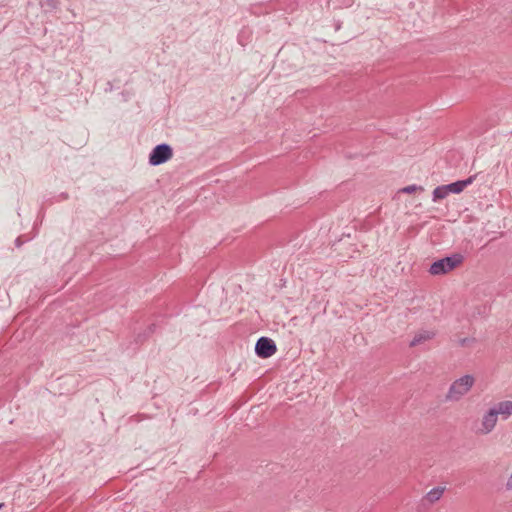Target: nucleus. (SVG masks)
Segmentation results:
<instances>
[{
	"mask_svg": "<svg viewBox=\"0 0 512 512\" xmlns=\"http://www.w3.org/2000/svg\"><path fill=\"white\" fill-rule=\"evenodd\" d=\"M475 379L472 375H464L456 379L449 387L445 400L454 402L459 401L473 387Z\"/></svg>",
	"mask_w": 512,
	"mask_h": 512,
	"instance_id": "obj_1",
	"label": "nucleus"
},
{
	"mask_svg": "<svg viewBox=\"0 0 512 512\" xmlns=\"http://www.w3.org/2000/svg\"><path fill=\"white\" fill-rule=\"evenodd\" d=\"M464 256L459 253L446 256L434 261L429 268V273L434 276L444 275L462 264Z\"/></svg>",
	"mask_w": 512,
	"mask_h": 512,
	"instance_id": "obj_2",
	"label": "nucleus"
},
{
	"mask_svg": "<svg viewBox=\"0 0 512 512\" xmlns=\"http://www.w3.org/2000/svg\"><path fill=\"white\" fill-rule=\"evenodd\" d=\"M172 156L173 150L169 144H158L152 149L149 155V164L152 166L161 165L170 160Z\"/></svg>",
	"mask_w": 512,
	"mask_h": 512,
	"instance_id": "obj_3",
	"label": "nucleus"
},
{
	"mask_svg": "<svg viewBox=\"0 0 512 512\" xmlns=\"http://www.w3.org/2000/svg\"><path fill=\"white\" fill-rule=\"evenodd\" d=\"M277 350L275 342L268 337H260L255 345V353L260 358H269Z\"/></svg>",
	"mask_w": 512,
	"mask_h": 512,
	"instance_id": "obj_4",
	"label": "nucleus"
},
{
	"mask_svg": "<svg viewBox=\"0 0 512 512\" xmlns=\"http://www.w3.org/2000/svg\"><path fill=\"white\" fill-rule=\"evenodd\" d=\"M498 413L494 407H491L482 417L481 427L478 430V433L482 435L489 434L495 428L498 421Z\"/></svg>",
	"mask_w": 512,
	"mask_h": 512,
	"instance_id": "obj_5",
	"label": "nucleus"
},
{
	"mask_svg": "<svg viewBox=\"0 0 512 512\" xmlns=\"http://www.w3.org/2000/svg\"><path fill=\"white\" fill-rule=\"evenodd\" d=\"M493 407L496 409L498 415L501 416L503 420H506L512 416V401H501L495 404Z\"/></svg>",
	"mask_w": 512,
	"mask_h": 512,
	"instance_id": "obj_6",
	"label": "nucleus"
},
{
	"mask_svg": "<svg viewBox=\"0 0 512 512\" xmlns=\"http://www.w3.org/2000/svg\"><path fill=\"white\" fill-rule=\"evenodd\" d=\"M474 177H469L465 180H459L446 185L449 193L458 194L462 192L468 185L473 182Z\"/></svg>",
	"mask_w": 512,
	"mask_h": 512,
	"instance_id": "obj_7",
	"label": "nucleus"
},
{
	"mask_svg": "<svg viewBox=\"0 0 512 512\" xmlns=\"http://www.w3.org/2000/svg\"><path fill=\"white\" fill-rule=\"evenodd\" d=\"M435 332L430 330H422L415 334L413 340L410 343V346H417L425 341L431 340L434 338Z\"/></svg>",
	"mask_w": 512,
	"mask_h": 512,
	"instance_id": "obj_8",
	"label": "nucleus"
},
{
	"mask_svg": "<svg viewBox=\"0 0 512 512\" xmlns=\"http://www.w3.org/2000/svg\"><path fill=\"white\" fill-rule=\"evenodd\" d=\"M443 492H444V488L443 487H435V488L431 489L426 494L425 499L429 503H434V502H436L437 500H439L441 498V496L443 495Z\"/></svg>",
	"mask_w": 512,
	"mask_h": 512,
	"instance_id": "obj_9",
	"label": "nucleus"
},
{
	"mask_svg": "<svg viewBox=\"0 0 512 512\" xmlns=\"http://www.w3.org/2000/svg\"><path fill=\"white\" fill-rule=\"evenodd\" d=\"M448 194L449 191L446 188V185L438 186L433 191V201L436 202L438 200H442L446 198Z\"/></svg>",
	"mask_w": 512,
	"mask_h": 512,
	"instance_id": "obj_10",
	"label": "nucleus"
},
{
	"mask_svg": "<svg viewBox=\"0 0 512 512\" xmlns=\"http://www.w3.org/2000/svg\"><path fill=\"white\" fill-rule=\"evenodd\" d=\"M58 4H59L58 0H44L41 3V6L43 8H45L46 10L52 11V10H55L57 8Z\"/></svg>",
	"mask_w": 512,
	"mask_h": 512,
	"instance_id": "obj_11",
	"label": "nucleus"
},
{
	"mask_svg": "<svg viewBox=\"0 0 512 512\" xmlns=\"http://www.w3.org/2000/svg\"><path fill=\"white\" fill-rule=\"evenodd\" d=\"M423 190H424V188L422 186H417V185L413 184V185H409V186L402 188L401 192L406 193V194H411L416 191H423Z\"/></svg>",
	"mask_w": 512,
	"mask_h": 512,
	"instance_id": "obj_12",
	"label": "nucleus"
},
{
	"mask_svg": "<svg viewBox=\"0 0 512 512\" xmlns=\"http://www.w3.org/2000/svg\"><path fill=\"white\" fill-rule=\"evenodd\" d=\"M469 342V339L468 338H463L459 341V344L461 346H465L467 343Z\"/></svg>",
	"mask_w": 512,
	"mask_h": 512,
	"instance_id": "obj_13",
	"label": "nucleus"
},
{
	"mask_svg": "<svg viewBox=\"0 0 512 512\" xmlns=\"http://www.w3.org/2000/svg\"><path fill=\"white\" fill-rule=\"evenodd\" d=\"M15 244L17 247H20L22 245V240H21V237H18L16 240H15Z\"/></svg>",
	"mask_w": 512,
	"mask_h": 512,
	"instance_id": "obj_14",
	"label": "nucleus"
},
{
	"mask_svg": "<svg viewBox=\"0 0 512 512\" xmlns=\"http://www.w3.org/2000/svg\"><path fill=\"white\" fill-rule=\"evenodd\" d=\"M3 506H4V504H3V503H0V509H1Z\"/></svg>",
	"mask_w": 512,
	"mask_h": 512,
	"instance_id": "obj_15",
	"label": "nucleus"
}]
</instances>
